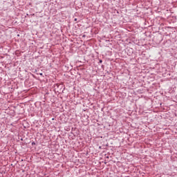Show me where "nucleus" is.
<instances>
[{"mask_svg":"<svg viewBox=\"0 0 177 177\" xmlns=\"http://www.w3.org/2000/svg\"><path fill=\"white\" fill-rule=\"evenodd\" d=\"M75 21H77V19H75Z\"/></svg>","mask_w":177,"mask_h":177,"instance_id":"nucleus-1","label":"nucleus"},{"mask_svg":"<svg viewBox=\"0 0 177 177\" xmlns=\"http://www.w3.org/2000/svg\"><path fill=\"white\" fill-rule=\"evenodd\" d=\"M100 62L102 63V60H100Z\"/></svg>","mask_w":177,"mask_h":177,"instance_id":"nucleus-2","label":"nucleus"}]
</instances>
